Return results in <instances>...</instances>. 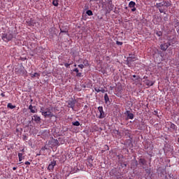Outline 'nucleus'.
<instances>
[{
  "instance_id": "nucleus-36",
  "label": "nucleus",
  "mask_w": 179,
  "mask_h": 179,
  "mask_svg": "<svg viewBox=\"0 0 179 179\" xmlns=\"http://www.w3.org/2000/svg\"><path fill=\"white\" fill-rule=\"evenodd\" d=\"M16 169H17L16 167H13V170L15 171V170H16Z\"/></svg>"
},
{
  "instance_id": "nucleus-28",
  "label": "nucleus",
  "mask_w": 179,
  "mask_h": 179,
  "mask_svg": "<svg viewBox=\"0 0 179 179\" xmlns=\"http://www.w3.org/2000/svg\"><path fill=\"white\" fill-rule=\"evenodd\" d=\"M116 43L117 45H122V42L117 41Z\"/></svg>"
},
{
  "instance_id": "nucleus-39",
  "label": "nucleus",
  "mask_w": 179,
  "mask_h": 179,
  "mask_svg": "<svg viewBox=\"0 0 179 179\" xmlns=\"http://www.w3.org/2000/svg\"><path fill=\"white\" fill-rule=\"evenodd\" d=\"M45 179H47V178H45Z\"/></svg>"
},
{
  "instance_id": "nucleus-10",
  "label": "nucleus",
  "mask_w": 179,
  "mask_h": 179,
  "mask_svg": "<svg viewBox=\"0 0 179 179\" xmlns=\"http://www.w3.org/2000/svg\"><path fill=\"white\" fill-rule=\"evenodd\" d=\"M144 82H145V84L146 85V86H148L147 87H150V86H153V85H155V83H153V82H152L149 80H145Z\"/></svg>"
},
{
  "instance_id": "nucleus-31",
  "label": "nucleus",
  "mask_w": 179,
  "mask_h": 179,
  "mask_svg": "<svg viewBox=\"0 0 179 179\" xmlns=\"http://www.w3.org/2000/svg\"><path fill=\"white\" fill-rule=\"evenodd\" d=\"M73 72H76V73H78L79 72V69H75L73 70Z\"/></svg>"
},
{
  "instance_id": "nucleus-21",
  "label": "nucleus",
  "mask_w": 179,
  "mask_h": 179,
  "mask_svg": "<svg viewBox=\"0 0 179 179\" xmlns=\"http://www.w3.org/2000/svg\"><path fill=\"white\" fill-rule=\"evenodd\" d=\"M32 78H40V74L38 73H34L32 76Z\"/></svg>"
},
{
  "instance_id": "nucleus-26",
  "label": "nucleus",
  "mask_w": 179,
  "mask_h": 179,
  "mask_svg": "<svg viewBox=\"0 0 179 179\" xmlns=\"http://www.w3.org/2000/svg\"><path fill=\"white\" fill-rule=\"evenodd\" d=\"M64 66H66V68H69V66H71V64H68V63H66L64 64Z\"/></svg>"
},
{
  "instance_id": "nucleus-17",
  "label": "nucleus",
  "mask_w": 179,
  "mask_h": 179,
  "mask_svg": "<svg viewBox=\"0 0 179 179\" xmlns=\"http://www.w3.org/2000/svg\"><path fill=\"white\" fill-rule=\"evenodd\" d=\"M87 15H88V16H93V11H92L91 10H88L86 12Z\"/></svg>"
},
{
  "instance_id": "nucleus-1",
  "label": "nucleus",
  "mask_w": 179,
  "mask_h": 179,
  "mask_svg": "<svg viewBox=\"0 0 179 179\" xmlns=\"http://www.w3.org/2000/svg\"><path fill=\"white\" fill-rule=\"evenodd\" d=\"M41 113L45 118H52V117H55V115L51 112V109L47 108H44V107L41 108Z\"/></svg>"
},
{
  "instance_id": "nucleus-9",
  "label": "nucleus",
  "mask_w": 179,
  "mask_h": 179,
  "mask_svg": "<svg viewBox=\"0 0 179 179\" xmlns=\"http://www.w3.org/2000/svg\"><path fill=\"white\" fill-rule=\"evenodd\" d=\"M29 110H30L31 113H32L33 114L37 113V109H36V106H33V105L29 106Z\"/></svg>"
},
{
  "instance_id": "nucleus-34",
  "label": "nucleus",
  "mask_w": 179,
  "mask_h": 179,
  "mask_svg": "<svg viewBox=\"0 0 179 179\" xmlns=\"http://www.w3.org/2000/svg\"><path fill=\"white\" fill-rule=\"evenodd\" d=\"M1 96L2 97H5V94H4V93H1Z\"/></svg>"
},
{
  "instance_id": "nucleus-33",
  "label": "nucleus",
  "mask_w": 179,
  "mask_h": 179,
  "mask_svg": "<svg viewBox=\"0 0 179 179\" xmlns=\"http://www.w3.org/2000/svg\"><path fill=\"white\" fill-rule=\"evenodd\" d=\"M159 12H160V13H163V12H164V10L162 8H159Z\"/></svg>"
},
{
  "instance_id": "nucleus-14",
  "label": "nucleus",
  "mask_w": 179,
  "mask_h": 179,
  "mask_svg": "<svg viewBox=\"0 0 179 179\" xmlns=\"http://www.w3.org/2000/svg\"><path fill=\"white\" fill-rule=\"evenodd\" d=\"M104 100H105L106 104H107V103H108V101H110V98H108V94H105Z\"/></svg>"
},
{
  "instance_id": "nucleus-11",
  "label": "nucleus",
  "mask_w": 179,
  "mask_h": 179,
  "mask_svg": "<svg viewBox=\"0 0 179 179\" xmlns=\"http://www.w3.org/2000/svg\"><path fill=\"white\" fill-rule=\"evenodd\" d=\"M68 107L69 108H73L75 107V101H69L68 103Z\"/></svg>"
},
{
  "instance_id": "nucleus-27",
  "label": "nucleus",
  "mask_w": 179,
  "mask_h": 179,
  "mask_svg": "<svg viewBox=\"0 0 179 179\" xmlns=\"http://www.w3.org/2000/svg\"><path fill=\"white\" fill-rule=\"evenodd\" d=\"M76 76H78V78H80V76H82V73H77Z\"/></svg>"
},
{
  "instance_id": "nucleus-32",
  "label": "nucleus",
  "mask_w": 179,
  "mask_h": 179,
  "mask_svg": "<svg viewBox=\"0 0 179 179\" xmlns=\"http://www.w3.org/2000/svg\"><path fill=\"white\" fill-rule=\"evenodd\" d=\"M157 36H159V37H160V36H162V32H157Z\"/></svg>"
},
{
  "instance_id": "nucleus-6",
  "label": "nucleus",
  "mask_w": 179,
  "mask_h": 179,
  "mask_svg": "<svg viewBox=\"0 0 179 179\" xmlns=\"http://www.w3.org/2000/svg\"><path fill=\"white\" fill-rule=\"evenodd\" d=\"M136 5V3L134 1H130L129 3V8H131V12H135L136 10V8L135 7Z\"/></svg>"
},
{
  "instance_id": "nucleus-22",
  "label": "nucleus",
  "mask_w": 179,
  "mask_h": 179,
  "mask_svg": "<svg viewBox=\"0 0 179 179\" xmlns=\"http://www.w3.org/2000/svg\"><path fill=\"white\" fill-rule=\"evenodd\" d=\"M83 64L85 66H89V61L85 59L84 60Z\"/></svg>"
},
{
  "instance_id": "nucleus-12",
  "label": "nucleus",
  "mask_w": 179,
  "mask_h": 179,
  "mask_svg": "<svg viewBox=\"0 0 179 179\" xmlns=\"http://www.w3.org/2000/svg\"><path fill=\"white\" fill-rule=\"evenodd\" d=\"M18 159L19 162H22V160L24 159V156H23V153H18Z\"/></svg>"
},
{
  "instance_id": "nucleus-29",
  "label": "nucleus",
  "mask_w": 179,
  "mask_h": 179,
  "mask_svg": "<svg viewBox=\"0 0 179 179\" xmlns=\"http://www.w3.org/2000/svg\"><path fill=\"white\" fill-rule=\"evenodd\" d=\"M24 164L27 166H30L31 163L29 161L25 162Z\"/></svg>"
},
{
  "instance_id": "nucleus-35",
  "label": "nucleus",
  "mask_w": 179,
  "mask_h": 179,
  "mask_svg": "<svg viewBox=\"0 0 179 179\" xmlns=\"http://www.w3.org/2000/svg\"><path fill=\"white\" fill-rule=\"evenodd\" d=\"M102 93H104L105 90H101Z\"/></svg>"
},
{
  "instance_id": "nucleus-24",
  "label": "nucleus",
  "mask_w": 179,
  "mask_h": 179,
  "mask_svg": "<svg viewBox=\"0 0 179 179\" xmlns=\"http://www.w3.org/2000/svg\"><path fill=\"white\" fill-rule=\"evenodd\" d=\"M95 92H96V93H99V92H101V90H100V88H94Z\"/></svg>"
},
{
  "instance_id": "nucleus-23",
  "label": "nucleus",
  "mask_w": 179,
  "mask_h": 179,
  "mask_svg": "<svg viewBox=\"0 0 179 179\" xmlns=\"http://www.w3.org/2000/svg\"><path fill=\"white\" fill-rule=\"evenodd\" d=\"M170 128H171L172 129H176V124H174L173 123H171L170 125Z\"/></svg>"
},
{
  "instance_id": "nucleus-13",
  "label": "nucleus",
  "mask_w": 179,
  "mask_h": 179,
  "mask_svg": "<svg viewBox=\"0 0 179 179\" xmlns=\"http://www.w3.org/2000/svg\"><path fill=\"white\" fill-rule=\"evenodd\" d=\"M127 117L129 118V120H134V115L131 113H129V110L127 111Z\"/></svg>"
},
{
  "instance_id": "nucleus-15",
  "label": "nucleus",
  "mask_w": 179,
  "mask_h": 179,
  "mask_svg": "<svg viewBox=\"0 0 179 179\" xmlns=\"http://www.w3.org/2000/svg\"><path fill=\"white\" fill-rule=\"evenodd\" d=\"M139 163H140V164L145 166V164H146V159L141 158L139 159Z\"/></svg>"
},
{
  "instance_id": "nucleus-38",
  "label": "nucleus",
  "mask_w": 179,
  "mask_h": 179,
  "mask_svg": "<svg viewBox=\"0 0 179 179\" xmlns=\"http://www.w3.org/2000/svg\"><path fill=\"white\" fill-rule=\"evenodd\" d=\"M74 66H76V64H75Z\"/></svg>"
},
{
  "instance_id": "nucleus-2",
  "label": "nucleus",
  "mask_w": 179,
  "mask_h": 179,
  "mask_svg": "<svg viewBox=\"0 0 179 179\" xmlns=\"http://www.w3.org/2000/svg\"><path fill=\"white\" fill-rule=\"evenodd\" d=\"M160 2L156 4L157 8H169L170 3L164 0H159Z\"/></svg>"
},
{
  "instance_id": "nucleus-3",
  "label": "nucleus",
  "mask_w": 179,
  "mask_h": 179,
  "mask_svg": "<svg viewBox=\"0 0 179 179\" xmlns=\"http://www.w3.org/2000/svg\"><path fill=\"white\" fill-rule=\"evenodd\" d=\"M13 38V35H12V34H3L2 35V40H3V41L8 42V41H10V40H12Z\"/></svg>"
},
{
  "instance_id": "nucleus-8",
  "label": "nucleus",
  "mask_w": 179,
  "mask_h": 179,
  "mask_svg": "<svg viewBox=\"0 0 179 179\" xmlns=\"http://www.w3.org/2000/svg\"><path fill=\"white\" fill-rule=\"evenodd\" d=\"M170 45H171L170 43H165L161 45V50H162V51H166Z\"/></svg>"
},
{
  "instance_id": "nucleus-4",
  "label": "nucleus",
  "mask_w": 179,
  "mask_h": 179,
  "mask_svg": "<svg viewBox=\"0 0 179 179\" xmlns=\"http://www.w3.org/2000/svg\"><path fill=\"white\" fill-rule=\"evenodd\" d=\"M57 166V161L53 160L50 162V163L48 165V170L49 171H53L54 167Z\"/></svg>"
},
{
  "instance_id": "nucleus-16",
  "label": "nucleus",
  "mask_w": 179,
  "mask_h": 179,
  "mask_svg": "<svg viewBox=\"0 0 179 179\" xmlns=\"http://www.w3.org/2000/svg\"><path fill=\"white\" fill-rule=\"evenodd\" d=\"M7 107L8 108H10V110H13V108H16V106L12 105L11 103H8Z\"/></svg>"
},
{
  "instance_id": "nucleus-18",
  "label": "nucleus",
  "mask_w": 179,
  "mask_h": 179,
  "mask_svg": "<svg viewBox=\"0 0 179 179\" xmlns=\"http://www.w3.org/2000/svg\"><path fill=\"white\" fill-rule=\"evenodd\" d=\"M72 124L74 125V127H79V125H80V122H79L78 121H76L73 122Z\"/></svg>"
},
{
  "instance_id": "nucleus-7",
  "label": "nucleus",
  "mask_w": 179,
  "mask_h": 179,
  "mask_svg": "<svg viewBox=\"0 0 179 179\" xmlns=\"http://www.w3.org/2000/svg\"><path fill=\"white\" fill-rule=\"evenodd\" d=\"M98 110L100 113L99 118H104V117H106V115L104 114V110H103V106L98 107Z\"/></svg>"
},
{
  "instance_id": "nucleus-5",
  "label": "nucleus",
  "mask_w": 179,
  "mask_h": 179,
  "mask_svg": "<svg viewBox=\"0 0 179 179\" xmlns=\"http://www.w3.org/2000/svg\"><path fill=\"white\" fill-rule=\"evenodd\" d=\"M31 121H34L36 124H40V122H41V117H40L37 115H34V116L32 117Z\"/></svg>"
},
{
  "instance_id": "nucleus-30",
  "label": "nucleus",
  "mask_w": 179,
  "mask_h": 179,
  "mask_svg": "<svg viewBox=\"0 0 179 179\" xmlns=\"http://www.w3.org/2000/svg\"><path fill=\"white\" fill-rule=\"evenodd\" d=\"M61 33H68V31H64L62 29H60Z\"/></svg>"
},
{
  "instance_id": "nucleus-20",
  "label": "nucleus",
  "mask_w": 179,
  "mask_h": 179,
  "mask_svg": "<svg viewBox=\"0 0 179 179\" xmlns=\"http://www.w3.org/2000/svg\"><path fill=\"white\" fill-rule=\"evenodd\" d=\"M87 166L88 169H93V164H92L90 162H88L87 164Z\"/></svg>"
},
{
  "instance_id": "nucleus-37",
  "label": "nucleus",
  "mask_w": 179,
  "mask_h": 179,
  "mask_svg": "<svg viewBox=\"0 0 179 179\" xmlns=\"http://www.w3.org/2000/svg\"><path fill=\"white\" fill-rule=\"evenodd\" d=\"M133 78H136V76L134 75V76H133Z\"/></svg>"
},
{
  "instance_id": "nucleus-19",
  "label": "nucleus",
  "mask_w": 179,
  "mask_h": 179,
  "mask_svg": "<svg viewBox=\"0 0 179 179\" xmlns=\"http://www.w3.org/2000/svg\"><path fill=\"white\" fill-rule=\"evenodd\" d=\"M52 5L54 6H58L59 3H58V0H53L52 1Z\"/></svg>"
},
{
  "instance_id": "nucleus-25",
  "label": "nucleus",
  "mask_w": 179,
  "mask_h": 179,
  "mask_svg": "<svg viewBox=\"0 0 179 179\" xmlns=\"http://www.w3.org/2000/svg\"><path fill=\"white\" fill-rule=\"evenodd\" d=\"M78 68H80V69H83V68H85V65H83V64H79V65H78Z\"/></svg>"
}]
</instances>
